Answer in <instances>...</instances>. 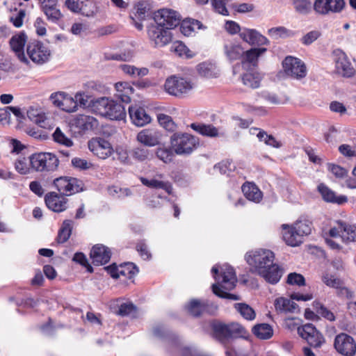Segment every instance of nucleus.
I'll use <instances>...</instances> for the list:
<instances>
[{
  "mask_svg": "<svg viewBox=\"0 0 356 356\" xmlns=\"http://www.w3.org/2000/svg\"><path fill=\"white\" fill-rule=\"evenodd\" d=\"M154 23L147 26L149 39L156 47H164L171 42V29L180 25V31L186 36L191 35L195 29H206L202 23L195 19L186 18L181 21L179 13L169 8H162L154 13Z\"/></svg>",
  "mask_w": 356,
  "mask_h": 356,
  "instance_id": "1",
  "label": "nucleus"
},
{
  "mask_svg": "<svg viewBox=\"0 0 356 356\" xmlns=\"http://www.w3.org/2000/svg\"><path fill=\"white\" fill-rule=\"evenodd\" d=\"M274 259L273 252L266 249L248 252L245 255L246 262L252 268V271L271 284H277L283 274V269L274 263Z\"/></svg>",
  "mask_w": 356,
  "mask_h": 356,
  "instance_id": "2",
  "label": "nucleus"
},
{
  "mask_svg": "<svg viewBox=\"0 0 356 356\" xmlns=\"http://www.w3.org/2000/svg\"><path fill=\"white\" fill-rule=\"evenodd\" d=\"M211 273L216 280V283L211 286L213 293L219 298L238 300L241 297L238 295L230 293L227 291L234 289L237 282L234 269L229 265H223L219 268L214 266L211 268Z\"/></svg>",
  "mask_w": 356,
  "mask_h": 356,
  "instance_id": "3",
  "label": "nucleus"
},
{
  "mask_svg": "<svg viewBox=\"0 0 356 356\" xmlns=\"http://www.w3.org/2000/svg\"><path fill=\"white\" fill-rule=\"evenodd\" d=\"M283 239L286 243L290 246H298L302 243L304 236L311 234L312 229V222L305 217H300L295 224L289 227L287 225H282Z\"/></svg>",
  "mask_w": 356,
  "mask_h": 356,
  "instance_id": "4",
  "label": "nucleus"
},
{
  "mask_svg": "<svg viewBox=\"0 0 356 356\" xmlns=\"http://www.w3.org/2000/svg\"><path fill=\"white\" fill-rule=\"evenodd\" d=\"M199 138L188 133H174L170 136V145L175 153L188 156L199 146Z\"/></svg>",
  "mask_w": 356,
  "mask_h": 356,
  "instance_id": "5",
  "label": "nucleus"
},
{
  "mask_svg": "<svg viewBox=\"0 0 356 356\" xmlns=\"http://www.w3.org/2000/svg\"><path fill=\"white\" fill-rule=\"evenodd\" d=\"M29 161L32 171L40 172L54 171L59 165L58 158L51 152L33 153Z\"/></svg>",
  "mask_w": 356,
  "mask_h": 356,
  "instance_id": "6",
  "label": "nucleus"
},
{
  "mask_svg": "<svg viewBox=\"0 0 356 356\" xmlns=\"http://www.w3.org/2000/svg\"><path fill=\"white\" fill-rule=\"evenodd\" d=\"M53 186L62 196H70L84 191L82 180L72 177H60L53 181Z\"/></svg>",
  "mask_w": 356,
  "mask_h": 356,
  "instance_id": "7",
  "label": "nucleus"
},
{
  "mask_svg": "<svg viewBox=\"0 0 356 356\" xmlns=\"http://www.w3.org/2000/svg\"><path fill=\"white\" fill-rule=\"evenodd\" d=\"M164 88L169 95L180 97L187 94L193 88V86L190 81L173 75L165 80Z\"/></svg>",
  "mask_w": 356,
  "mask_h": 356,
  "instance_id": "8",
  "label": "nucleus"
},
{
  "mask_svg": "<svg viewBox=\"0 0 356 356\" xmlns=\"http://www.w3.org/2000/svg\"><path fill=\"white\" fill-rule=\"evenodd\" d=\"M26 54L33 63L38 65L48 62L51 56L49 48L43 42L35 40L28 42Z\"/></svg>",
  "mask_w": 356,
  "mask_h": 356,
  "instance_id": "9",
  "label": "nucleus"
},
{
  "mask_svg": "<svg viewBox=\"0 0 356 356\" xmlns=\"http://www.w3.org/2000/svg\"><path fill=\"white\" fill-rule=\"evenodd\" d=\"M282 67L288 76L295 79H301L307 75V67L300 58L288 56L282 61Z\"/></svg>",
  "mask_w": 356,
  "mask_h": 356,
  "instance_id": "10",
  "label": "nucleus"
},
{
  "mask_svg": "<svg viewBox=\"0 0 356 356\" xmlns=\"http://www.w3.org/2000/svg\"><path fill=\"white\" fill-rule=\"evenodd\" d=\"M334 347L339 354L344 356H353L356 353V343L346 333H340L335 337Z\"/></svg>",
  "mask_w": 356,
  "mask_h": 356,
  "instance_id": "11",
  "label": "nucleus"
},
{
  "mask_svg": "<svg viewBox=\"0 0 356 356\" xmlns=\"http://www.w3.org/2000/svg\"><path fill=\"white\" fill-rule=\"evenodd\" d=\"M346 6L344 0H315L314 10L320 15H327L330 12L341 13Z\"/></svg>",
  "mask_w": 356,
  "mask_h": 356,
  "instance_id": "12",
  "label": "nucleus"
},
{
  "mask_svg": "<svg viewBox=\"0 0 356 356\" xmlns=\"http://www.w3.org/2000/svg\"><path fill=\"white\" fill-rule=\"evenodd\" d=\"M88 145V149L101 159L108 158L113 152L110 143L102 138H92L89 140Z\"/></svg>",
  "mask_w": 356,
  "mask_h": 356,
  "instance_id": "13",
  "label": "nucleus"
},
{
  "mask_svg": "<svg viewBox=\"0 0 356 356\" xmlns=\"http://www.w3.org/2000/svg\"><path fill=\"white\" fill-rule=\"evenodd\" d=\"M135 17L130 16L131 24L138 31L143 29V21L151 16V8L149 3L145 1H138L134 6Z\"/></svg>",
  "mask_w": 356,
  "mask_h": 356,
  "instance_id": "14",
  "label": "nucleus"
},
{
  "mask_svg": "<svg viewBox=\"0 0 356 356\" xmlns=\"http://www.w3.org/2000/svg\"><path fill=\"white\" fill-rule=\"evenodd\" d=\"M334 54L336 72L344 77H352L355 71L346 54L341 50L336 51Z\"/></svg>",
  "mask_w": 356,
  "mask_h": 356,
  "instance_id": "15",
  "label": "nucleus"
},
{
  "mask_svg": "<svg viewBox=\"0 0 356 356\" xmlns=\"http://www.w3.org/2000/svg\"><path fill=\"white\" fill-rule=\"evenodd\" d=\"M71 122H72V125L79 130L80 134L93 131L99 125L98 120L95 117L87 115H78Z\"/></svg>",
  "mask_w": 356,
  "mask_h": 356,
  "instance_id": "16",
  "label": "nucleus"
},
{
  "mask_svg": "<svg viewBox=\"0 0 356 356\" xmlns=\"http://www.w3.org/2000/svg\"><path fill=\"white\" fill-rule=\"evenodd\" d=\"M27 36L24 32L13 35L10 40V45L15 53L18 59L24 64H29V61L24 54V46L26 42Z\"/></svg>",
  "mask_w": 356,
  "mask_h": 356,
  "instance_id": "17",
  "label": "nucleus"
},
{
  "mask_svg": "<svg viewBox=\"0 0 356 356\" xmlns=\"http://www.w3.org/2000/svg\"><path fill=\"white\" fill-rule=\"evenodd\" d=\"M47 208L54 212L60 213L67 209V200L55 192L47 193L44 196Z\"/></svg>",
  "mask_w": 356,
  "mask_h": 356,
  "instance_id": "18",
  "label": "nucleus"
},
{
  "mask_svg": "<svg viewBox=\"0 0 356 356\" xmlns=\"http://www.w3.org/2000/svg\"><path fill=\"white\" fill-rule=\"evenodd\" d=\"M241 38L252 46L268 45L270 41L255 29L243 28L240 33Z\"/></svg>",
  "mask_w": 356,
  "mask_h": 356,
  "instance_id": "19",
  "label": "nucleus"
},
{
  "mask_svg": "<svg viewBox=\"0 0 356 356\" xmlns=\"http://www.w3.org/2000/svg\"><path fill=\"white\" fill-rule=\"evenodd\" d=\"M90 257L94 265H104L110 261L111 252L108 247L103 244H96L92 248Z\"/></svg>",
  "mask_w": 356,
  "mask_h": 356,
  "instance_id": "20",
  "label": "nucleus"
},
{
  "mask_svg": "<svg viewBox=\"0 0 356 356\" xmlns=\"http://www.w3.org/2000/svg\"><path fill=\"white\" fill-rule=\"evenodd\" d=\"M318 191L321 194L322 199L326 202L342 205L348 202L346 195H337L334 191L323 183L318 186Z\"/></svg>",
  "mask_w": 356,
  "mask_h": 356,
  "instance_id": "21",
  "label": "nucleus"
},
{
  "mask_svg": "<svg viewBox=\"0 0 356 356\" xmlns=\"http://www.w3.org/2000/svg\"><path fill=\"white\" fill-rule=\"evenodd\" d=\"M128 110L131 122L136 126L143 127L150 122L151 118L144 108L137 105H131Z\"/></svg>",
  "mask_w": 356,
  "mask_h": 356,
  "instance_id": "22",
  "label": "nucleus"
},
{
  "mask_svg": "<svg viewBox=\"0 0 356 356\" xmlns=\"http://www.w3.org/2000/svg\"><path fill=\"white\" fill-rule=\"evenodd\" d=\"M161 134L154 129H143L137 135V140L147 147H154L160 143Z\"/></svg>",
  "mask_w": 356,
  "mask_h": 356,
  "instance_id": "23",
  "label": "nucleus"
},
{
  "mask_svg": "<svg viewBox=\"0 0 356 356\" xmlns=\"http://www.w3.org/2000/svg\"><path fill=\"white\" fill-rule=\"evenodd\" d=\"M266 51L267 49L265 47H254L244 51L241 60L243 65L257 67L259 58Z\"/></svg>",
  "mask_w": 356,
  "mask_h": 356,
  "instance_id": "24",
  "label": "nucleus"
},
{
  "mask_svg": "<svg viewBox=\"0 0 356 356\" xmlns=\"http://www.w3.org/2000/svg\"><path fill=\"white\" fill-rule=\"evenodd\" d=\"M241 189L248 200L258 203L262 200V192L255 184L246 182L243 184Z\"/></svg>",
  "mask_w": 356,
  "mask_h": 356,
  "instance_id": "25",
  "label": "nucleus"
},
{
  "mask_svg": "<svg viewBox=\"0 0 356 356\" xmlns=\"http://www.w3.org/2000/svg\"><path fill=\"white\" fill-rule=\"evenodd\" d=\"M111 100L106 97L90 99L89 108L94 113L105 117Z\"/></svg>",
  "mask_w": 356,
  "mask_h": 356,
  "instance_id": "26",
  "label": "nucleus"
},
{
  "mask_svg": "<svg viewBox=\"0 0 356 356\" xmlns=\"http://www.w3.org/2000/svg\"><path fill=\"white\" fill-rule=\"evenodd\" d=\"M105 117L113 120H123L126 117L125 108L122 104L112 99Z\"/></svg>",
  "mask_w": 356,
  "mask_h": 356,
  "instance_id": "27",
  "label": "nucleus"
},
{
  "mask_svg": "<svg viewBox=\"0 0 356 356\" xmlns=\"http://www.w3.org/2000/svg\"><path fill=\"white\" fill-rule=\"evenodd\" d=\"M224 52L229 61H234L242 60L244 50L241 44L230 42L224 44Z\"/></svg>",
  "mask_w": 356,
  "mask_h": 356,
  "instance_id": "28",
  "label": "nucleus"
},
{
  "mask_svg": "<svg viewBox=\"0 0 356 356\" xmlns=\"http://www.w3.org/2000/svg\"><path fill=\"white\" fill-rule=\"evenodd\" d=\"M191 128L199 134L214 138L218 136V130L212 124H206L204 123H192L190 125Z\"/></svg>",
  "mask_w": 356,
  "mask_h": 356,
  "instance_id": "29",
  "label": "nucleus"
},
{
  "mask_svg": "<svg viewBox=\"0 0 356 356\" xmlns=\"http://www.w3.org/2000/svg\"><path fill=\"white\" fill-rule=\"evenodd\" d=\"M141 183L151 188H161L163 189L168 194L170 195L172 191V184L168 181H163L157 179H148L145 177H140Z\"/></svg>",
  "mask_w": 356,
  "mask_h": 356,
  "instance_id": "30",
  "label": "nucleus"
},
{
  "mask_svg": "<svg viewBox=\"0 0 356 356\" xmlns=\"http://www.w3.org/2000/svg\"><path fill=\"white\" fill-rule=\"evenodd\" d=\"M73 225L74 222L72 220H63L56 237L58 243H64L67 241L72 234Z\"/></svg>",
  "mask_w": 356,
  "mask_h": 356,
  "instance_id": "31",
  "label": "nucleus"
},
{
  "mask_svg": "<svg viewBox=\"0 0 356 356\" xmlns=\"http://www.w3.org/2000/svg\"><path fill=\"white\" fill-rule=\"evenodd\" d=\"M339 229L343 232L342 238L346 242L356 241V226L354 225H348L346 222L339 220L337 221Z\"/></svg>",
  "mask_w": 356,
  "mask_h": 356,
  "instance_id": "32",
  "label": "nucleus"
},
{
  "mask_svg": "<svg viewBox=\"0 0 356 356\" xmlns=\"http://www.w3.org/2000/svg\"><path fill=\"white\" fill-rule=\"evenodd\" d=\"M252 333L260 339H269L273 334L272 327L268 323L255 325L252 327Z\"/></svg>",
  "mask_w": 356,
  "mask_h": 356,
  "instance_id": "33",
  "label": "nucleus"
},
{
  "mask_svg": "<svg viewBox=\"0 0 356 356\" xmlns=\"http://www.w3.org/2000/svg\"><path fill=\"white\" fill-rule=\"evenodd\" d=\"M207 302H201L197 299L191 300L186 306L188 312L194 317H199L203 313Z\"/></svg>",
  "mask_w": 356,
  "mask_h": 356,
  "instance_id": "34",
  "label": "nucleus"
},
{
  "mask_svg": "<svg viewBox=\"0 0 356 356\" xmlns=\"http://www.w3.org/2000/svg\"><path fill=\"white\" fill-rule=\"evenodd\" d=\"M261 78L258 72H248L242 76V81L245 86L255 89L259 87Z\"/></svg>",
  "mask_w": 356,
  "mask_h": 356,
  "instance_id": "35",
  "label": "nucleus"
},
{
  "mask_svg": "<svg viewBox=\"0 0 356 356\" xmlns=\"http://www.w3.org/2000/svg\"><path fill=\"white\" fill-rule=\"evenodd\" d=\"M236 310L248 321H252L256 317V313L253 308L244 302L235 303L234 305Z\"/></svg>",
  "mask_w": 356,
  "mask_h": 356,
  "instance_id": "36",
  "label": "nucleus"
},
{
  "mask_svg": "<svg viewBox=\"0 0 356 356\" xmlns=\"http://www.w3.org/2000/svg\"><path fill=\"white\" fill-rule=\"evenodd\" d=\"M41 10L47 17V20L54 24H58V21L63 17V14L61 13L58 6L51 7L44 6V8L41 9Z\"/></svg>",
  "mask_w": 356,
  "mask_h": 356,
  "instance_id": "37",
  "label": "nucleus"
},
{
  "mask_svg": "<svg viewBox=\"0 0 356 356\" xmlns=\"http://www.w3.org/2000/svg\"><path fill=\"white\" fill-rule=\"evenodd\" d=\"M53 140L55 143L70 147L73 145V141L69 137H67L59 127H57L52 134Z\"/></svg>",
  "mask_w": 356,
  "mask_h": 356,
  "instance_id": "38",
  "label": "nucleus"
},
{
  "mask_svg": "<svg viewBox=\"0 0 356 356\" xmlns=\"http://www.w3.org/2000/svg\"><path fill=\"white\" fill-rule=\"evenodd\" d=\"M175 152L171 147H159L156 151V156L165 163H170L173 161Z\"/></svg>",
  "mask_w": 356,
  "mask_h": 356,
  "instance_id": "39",
  "label": "nucleus"
},
{
  "mask_svg": "<svg viewBox=\"0 0 356 356\" xmlns=\"http://www.w3.org/2000/svg\"><path fill=\"white\" fill-rule=\"evenodd\" d=\"M132 156L136 160L144 161L153 156V153L147 147L140 146L132 149Z\"/></svg>",
  "mask_w": 356,
  "mask_h": 356,
  "instance_id": "40",
  "label": "nucleus"
},
{
  "mask_svg": "<svg viewBox=\"0 0 356 356\" xmlns=\"http://www.w3.org/2000/svg\"><path fill=\"white\" fill-rule=\"evenodd\" d=\"M120 273L128 279L134 278L138 273V268L131 262L124 263L120 266Z\"/></svg>",
  "mask_w": 356,
  "mask_h": 356,
  "instance_id": "41",
  "label": "nucleus"
},
{
  "mask_svg": "<svg viewBox=\"0 0 356 356\" xmlns=\"http://www.w3.org/2000/svg\"><path fill=\"white\" fill-rule=\"evenodd\" d=\"M313 307L316 310V313L321 315L322 317L326 318L328 321H334L335 316L334 314L327 309L322 303L318 300L313 302Z\"/></svg>",
  "mask_w": 356,
  "mask_h": 356,
  "instance_id": "42",
  "label": "nucleus"
},
{
  "mask_svg": "<svg viewBox=\"0 0 356 356\" xmlns=\"http://www.w3.org/2000/svg\"><path fill=\"white\" fill-rule=\"evenodd\" d=\"M90 97L86 95L84 92H78L74 95V99H70V102L72 101L74 103V106L70 108L71 109H74V111L76 110L75 108L79 106L80 107L86 108L89 107L90 104Z\"/></svg>",
  "mask_w": 356,
  "mask_h": 356,
  "instance_id": "43",
  "label": "nucleus"
},
{
  "mask_svg": "<svg viewBox=\"0 0 356 356\" xmlns=\"http://www.w3.org/2000/svg\"><path fill=\"white\" fill-rule=\"evenodd\" d=\"M158 122L165 130L172 132L176 129V124L172 118L168 115L160 113L157 115Z\"/></svg>",
  "mask_w": 356,
  "mask_h": 356,
  "instance_id": "44",
  "label": "nucleus"
},
{
  "mask_svg": "<svg viewBox=\"0 0 356 356\" xmlns=\"http://www.w3.org/2000/svg\"><path fill=\"white\" fill-rule=\"evenodd\" d=\"M230 331V338L242 337L245 338L248 331L241 324L232 323L229 324Z\"/></svg>",
  "mask_w": 356,
  "mask_h": 356,
  "instance_id": "45",
  "label": "nucleus"
},
{
  "mask_svg": "<svg viewBox=\"0 0 356 356\" xmlns=\"http://www.w3.org/2000/svg\"><path fill=\"white\" fill-rule=\"evenodd\" d=\"M153 333L155 337L163 339L174 340L176 337L175 334L162 325L154 327L153 329Z\"/></svg>",
  "mask_w": 356,
  "mask_h": 356,
  "instance_id": "46",
  "label": "nucleus"
},
{
  "mask_svg": "<svg viewBox=\"0 0 356 356\" xmlns=\"http://www.w3.org/2000/svg\"><path fill=\"white\" fill-rule=\"evenodd\" d=\"M16 171L21 175H27L32 172L30 163L28 164L24 157L19 158L15 163Z\"/></svg>",
  "mask_w": 356,
  "mask_h": 356,
  "instance_id": "47",
  "label": "nucleus"
},
{
  "mask_svg": "<svg viewBox=\"0 0 356 356\" xmlns=\"http://www.w3.org/2000/svg\"><path fill=\"white\" fill-rule=\"evenodd\" d=\"M286 283L289 285H297L298 286H305V278L302 274L297 273H290L287 275Z\"/></svg>",
  "mask_w": 356,
  "mask_h": 356,
  "instance_id": "48",
  "label": "nucleus"
},
{
  "mask_svg": "<svg viewBox=\"0 0 356 356\" xmlns=\"http://www.w3.org/2000/svg\"><path fill=\"white\" fill-rule=\"evenodd\" d=\"M50 98H51L53 104L55 106L60 108L62 110H64L67 112H73L74 111V109L67 108L64 107L65 102H70V99L63 98L62 93L51 94Z\"/></svg>",
  "mask_w": 356,
  "mask_h": 356,
  "instance_id": "49",
  "label": "nucleus"
},
{
  "mask_svg": "<svg viewBox=\"0 0 356 356\" xmlns=\"http://www.w3.org/2000/svg\"><path fill=\"white\" fill-rule=\"evenodd\" d=\"M213 332L225 339L230 338V331L229 330V324H225L222 323H214L212 326Z\"/></svg>",
  "mask_w": 356,
  "mask_h": 356,
  "instance_id": "50",
  "label": "nucleus"
},
{
  "mask_svg": "<svg viewBox=\"0 0 356 356\" xmlns=\"http://www.w3.org/2000/svg\"><path fill=\"white\" fill-rule=\"evenodd\" d=\"M298 332L302 338L305 339L307 337L316 334V332H318V331L313 324L307 323L301 327H298Z\"/></svg>",
  "mask_w": 356,
  "mask_h": 356,
  "instance_id": "51",
  "label": "nucleus"
},
{
  "mask_svg": "<svg viewBox=\"0 0 356 356\" xmlns=\"http://www.w3.org/2000/svg\"><path fill=\"white\" fill-rule=\"evenodd\" d=\"M234 168V165L232 162L228 160L222 161L214 165V169H218L221 174L227 175V176H229V173Z\"/></svg>",
  "mask_w": 356,
  "mask_h": 356,
  "instance_id": "52",
  "label": "nucleus"
},
{
  "mask_svg": "<svg viewBox=\"0 0 356 356\" xmlns=\"http://www.w3.org/2000/svg\"><path fill=\"white\" fill-rule=\"evenodd\" d=\"M294 8L300 14H307L311 10V3L308 0H295Z\"/></svg>",
  "mask_w": 356,
  "mask_h": 356,
  "instance_id": "53",
  "label": "nucleus"
},
{
  "mask_svg": "<svg viewBox=\"0 0 356 356\" xmlns=\"http://www.w3.org/2000/svg\"><path fill=\"white\" fill-rule=\"evenodd\" d=\"M136 306L132 302H124L120 305L118 314L121 316H127L136 313Z\"/></svg>",
  "mask_w": 356,
  "mask_h": 356,
  "instance_id": "54",
  "label": "nucleus"
},
{
  "mask_svg": "<svg viewBox=\"0 0 356 356\" xmlns=\"http://www.w3.org/2000/svg\"><path fill=\"white\" fill-rule=\"evenodd\" d=\"M308 344L314 348H320L325 342L323 336L318 332L305 339Z\"/></svg>",
  "mask_w": 356,
  "mask_h": 356,
  "instance_id": "55",
  "label": "nucleus"
},
{
  "mask_svg": "<svg viewBox=\"0 0 356 356\" xmlns=\"http://www.w3.org/2000/svg\"><path fill=\"white\" fill-rule=\"evenodd\" d=\"M268 34L275 38L289 36L291 31L284 26L273 27L268 29Z\"/></svg>",
  "mask_w": 356,
  "mask_h": 356,
  "instance_id": "56",
  "label": "nucleus"
},
{
  "mask_svg": "<svg viewBox=\"0 0 356 356\" xmlns=\"http://www.w3.org/2000/svg\"><path fill=\"white\" fill-rule=\"evenodd\" d=\"M26 13L24 10L20 9L16 14H13L10 16V22H12L13 26L16 28H19L23 24L24 18L25 17Z\"/></svg>",
  "mask_w": 356,
  "mask_h": 356,
  "instance_id": "57",
  "label": "nucleus"
},
{
  "mask_svg": "<svg viewBox=\"0 0 356 356\" xmlns=\"http://www.w3.org/2000/svg\"><path fill=\"white\" fill-rule=\"evenodd\" d=\"M136 249L143 259L149 260L151 259L152 254L148 250L147 245L143 240H141L137 243Z\"/></svg>",
  "mask_w": 356,
  "mask_h": 356,
  "instance_id": "58",
  "label": "nucleus"
},
{
  "mask_svg": "<svg viewBox=\"0 0 356 356\" xmlns=\"http://www.w3.org/2000/svg\"><path fill=\"white\" fill-rule=\"evenodd\" d=\"M275 307L280 312H289L291 311L289 309V299L285 298H278L275 300Z\"/></svg>",
  "mask_w": 356,
  "mask_h": 356,
  "instance_id": "59",
  "label": "nucleus"
},
{
  "mask_svg": "<svg viewBox=\"0 0 356 356\" xmlns=\"http://www.w3.org/2000/svg\"><path fill=\"white\" fill-rule=\"evenodd\" d=\"M211 3L216 13L224 16H228L229 15L223 0H211Z\"/></svg>",
  "mask_w": 356,
  "mask_h": 356,
  "instance_id": "60",
  "label": "nucleus"
},
{
  "mask_svg": "<svg viewBox=\"0 0 356 356\" xmlns=\"http://www.w3.org/2000/svg\"><path fill=\"white\" fill-rule=\"evenodd\" d=\"M322 281L325 284L330 287L338 289L341 285V280L336 278L334 275L326 273L323 275Z\"/></svg>",
  "mask_w": 356,
  "mask_h": 356,
  "instance_id": "61",
  "label": "nucleus"
},
{
  "mask_svg": "<svg viewBox=\"0 0 356 356\" xmlns=\"http://www.w3.org/2000/svg\"><path fill=\"white\" fill-rule=\"evenodd\" d=\"M321 35L318 31H312L307 33L301 38V42L305 45H309L316 41Z\"/></svg>",
  "mask_w": 356,
  "mask_h": 356,
  "instance_id": "62",
  "label": "nucleus"
},
{
  "mask_svg": "<svg viewBox=\"0 0 356 356\" xmlns=\"http://www.w3.org/2000/svg\"><path fill=\"white\" fill-rule=\"evenodd\" d=\"M329 170L336 177L338 178H343L348 174V171L339 165L331 164L329 166Z\"/></svg>",
  "mask_w": 356,
  "mask_h": 356,
  "instance_id": "63",
  "label": "nucleus"
},
{
  "mask_svg": "<svg viewBox=\"0 0 356 356\" xmlns=\"http://www.w3.org/2000/svg\"><path fill=\"white\" fill-rule=\"evenodd\" d=\"M225 28L226 31L232 35L239 33L241 32L239 24L234 21L227 20L225 22Z\"/></svg>",
  "mask_w": 356,
  "mask_h": 356,
  "instance_id": "64",
  "label": "nucleus"
}]
</instances>
